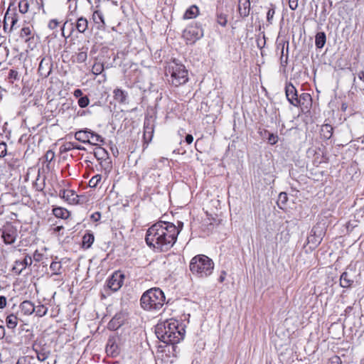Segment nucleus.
Listing matches in <instances>:
<instances>
[{
  "mask_svg": "<svg viewBox=\"0 0 364 364\" xmlns=\"http://www.w3.org/2000/svg\"><path fill=\"white\" fill-rule=\"evenodd\" d=\"M285 94L287 100L291 105L294 107H298L300 105V100H299L297 90L291 83H288L286 85Z\"/></svg>",
  "mask_w": 364,
  "mask_h": 364,
  "instance_id": "obj_10",
  "label": "nucleus"
},
{
  "mask_svg": "<svg viewBox=\"0 0 364 364\" xmlns=\"http://www.w3.org/2000/svg\"><path fill=\"white\" fill-rule=\"evenodd\" d=\"M203 36V30L197 24L188 26L183 32V38L187 43L193 44Z\"/></svg>",
  "mask_w": 364,
  "mask_h": 364,
  "instance_id": "obj_7",
  "label": "nucleus"
},
{
  "mask_svg": "<svg viewBox=\"0 0 364 364\" xmlns=\"http://www.w3.org/2000/svg\"><path fill=\"white\" fill-rule=\"evenodd\" d=\"M6 324L9 328L14 329L18 324V318L13 314L7 316L6 318Z\"/></svg>",
  "mask_w": 364,
  "mask_h": 364,
  "instance_id": "obj_32",
  "label": "nucleus"
},
{
  "mask_svg": "<svg viewBox=\"0 0 364 364\" xmlns=\"http://www.w3.org/2000/svg\"><path fill=\"white\" fill-rule=\"evenodd\" d=\"M1 238L6 245L14 244L18 238V233L17 228L11 223L5 224L1 229Z\"/></svg>",
  "mask_w": 364,
  "mask_h": 364,
  "instance_id": "obj_6",
  "label": "nucleus"
},
{
  "mask_svg": "<svg viewBox=\"0 0 364 364\" xmlns=\"http://www.w3.org/2000/svg\"><path fill=\"white\" fill-rule=\"evenodd\" d=\"M327 364H342V360L339 356L333 355L328 360Z\"/></svg>",
  "mask_w": 364,
  "mask_h": 364,
  "instance_id": "obj_48",
  "label": "nucleus"
},
{
  "mask_svg": "<svg viewBox=\"0 0 364 364\" xmlns=\"http://www.w3.org/2000/svg\"><path fill=\"white\" fill-rule=\"evenodd\" d=\"M355 279V270L353 268H348L340 277V286L343 288H351Z\"/></svg>",
  "mask_w": 364,
  "mask_h": 364,
  "instance_id": "obj_9",
  "label": "nucleus"
},
{
  "mask_svg": "<svg viewBox=\"0 0 364 364\" xmlns=\"http://www.w3.org/2000/svg\"><path fill=\"white\" fill-rule=\"evenodd\" d=\"M6 305V299L4 296H0V309H3Z\"/></svg>",
  "mask_w": 364,
  "mask_h": 364,
  "instance_id": "obj_55",
  "label": "nucleus"
},
{
  "mask_svg": "<svg viewBox=\"0 0 364 364\" xmlns=\"http://www.w3.org/2000/svg\"><path fill=\"white\" fill-rule=\"evenodd\" d=\"M288 197L286 193L282 192L279 195V202H281L282 204H285L287 201Z\"/></svg>",
  "mask_w": 364,
  "mask_h": 364,
  "instance_id": "obj_52",
  "label": "nucleus"
},
{
  "mask_svg": "<svg viewBox=\"0 0 364 364\" xmlns=\"http://www.w3.org/2000/svg\"><path fill=\"white\" fill-rule=\"evenodd\" d=\"M73 149H75V146H74V144H73V143H71V142H68V143H67V144L65 145V149L66 151H70V150Z\"/></svg>",
  "mask_w": 364,
  "mask_h": 364,
  "instance_id": "obj_59",
  "label": "nucleus"
},
{
  "mask_svg": "<svg viewBox=\"0 0 364 364\" xmlns=\"http://www.w3.org/2000/svg\"><path fill=\"white\" fill-rule=\"evenodd\" d=\"M185 140L187 144H191L193 141V136L191 134H187Z\"/></svg>",
  "mask_w": 364,
  "mask_h": 364,
  "instance_id": "obj_58",
  "label": "nucleus"
},
{
  "mask_svg": "<svg viewBox=\"0 0 364 364\" xmlns=\"http://www.w3.org/2000/svg\"><path fill=\"white\" fill-rule=\"evenodd\" d=\"M94 240H95V237H94L93 234H92V233L85 234L82 238L83 246L85 247L86 248L90 247V246L92 245V244L94 242Z\"/></svg>",
  "mask_w": 364,
  "mask_h": 364,
  "instance_id": "obj_34",
  "label": "nucleus"
},
{
  "mask_svg": "<svg viewBox=\"0 0 364 364\" xmlns=\"http://www.w3.org/2000/svg\"><path fill=\"white\" fill-rule=\"evenodd\" d=\"M20 37L25 42H28L33 39V36L32 35V29L28 26L22 28L20 33Z\"/></svg>",
  "mask_w": 364,
  "mask_h": 364,
  "instance_id": "obj_30",
  "label": "nucleus"
},
{
  "mask_svg": "<svg viewBox=\"0 0 364 364\" xmlns=\"http://www.w3.org/2000/svg\"><path fill=\"white\" fill-rule=\"evenodd\" d=\"M10 82L13 83L14 80H19V75L18 71L16 70H10L9 73V77H8Z\"/></svg>",
  "mask_w": 364,
  "mask_h": 364,
  "instance_id": "obj_43",
  "label": "nucleus"
},
{
  "mask_svg": "<svg viewBox=\"0 0 364 364\" xmlns=\"http://www.w3.org/2000/svg\"><path fill=\"white\" fill-rule=\"evenodd\" d=\"M92 20L97 25V28L101 29L105 27V22L103 14L100 10H96L92 14Z\"/></svg>",
  "mask_w": 364,
  "mask_h": 364,
  "instance_id": "obj_20",
  "label": "nucleus"
},
{
  "mask_svg": "<svg viewBox=\"0 0 364 364\" xmlns=\"http://www.w3.org/2000/svg\"><path fill=\"white\" fill-rule=\"evenodd\" d=\"M58 21L56 19H52L48 23V28L51 30L56 28L58 26Z\"/></svg>",
  "mask_w": 364,
  "mask_h": 364,
  "instance_id": "obj_53",
  "label": "nucleus"
},
{
  "mask_svg": "<svg viewBox=\"0 0 364 364\" xmlns=\"http://www.w3.org/2000/svg\"><path fill=\"white\" fill-rule=\"evenodd\" d=\"M101 218V215L99 212H96L91 215V219L94 221H98Z\"/></svg>",
  "mask_w": 364,
  "mask_h": 364,
  "instance_id": "obj_56",
  "label": "nucleus"
},
{
  "mask_svg": "<svg viewBox=\"0 0 364 364\" xmlns=\"http://www.w3.org/2000/svg\"><path fill=\"white\" fill-rule=\"evenodd\" d=\"M182 227H183V223L179 222L178 223V226L176 227L179 230V232L181 231Z\"/></svg>",
  "mask_w": 364,
  "mask_h": 364,
  "instance_id": "obj_63",
  "label": "nucleus"
},
{
  "mask_svg": "<svg viewBox=\"0 0 364 364\" xmlns=\"http://www.w3.org/2000/svg\"><path fill=\"white\" fill-rule=\"evenodd\" d=\"M299 100H300V105L304 104L301 101H310L311 100V97L309 93H302L299 96Z\"/></svg>",
  "mask_w": 364,
  "mask_h": 364,
  "instance_id": "obj_50",
  "label": "nucleus"
},
{
  "mask_svg": "<svg viewBox=\"0 0 364 364\" xmlns=\"http://www.w3.org/2000/svg\"><path fill=\"white\" fill-rule=\"evenodd\" d=\"M185 328L175 319L171 318L159 323L155 328L157 338L166 344H176L185 336Z\"/></svg>",
  "mask_w": 364,
  "mask_h": 364,
  "instance_id": "obj_2",
  "label": "nucleus"
},
{
  "mask_svg": "<svg viewBox=\"0 0 364 364\" xmlns=\"http://www.w3.org/2000/svg\"><path fill=\"white\" fill-rule=\"evenodd\" d=\"M53 215L58 218L67 219L70 217V212L62 207H57L53 209Z\"/></svg>",
  "mask_w": 364,
  "mask_h": 364,
  "instance_id": "obj_27",
  "label": "nucleus"
},
{
  "mask_svg": "<svg viewBox=\"0 0 364 364\" xmlns=\"http://www.w3.org/2000/svg\"><path fill=\"white\" fill-rule=\"evenodd\" d=\"M323 232L318 227H314L311 231L310 235L307 237V243L316 247L321 242Z\"/></svg>",
  "mask_w": 364,
  "mask_h": 364,
  "instance_id": "obj_12",
  "label": "nucleus"
},
{
  "mask_svg": "<svg viewBox=\"0 0 364 364\" xmlns=\"http://www.w3.org/2000/svg\"><path fill=\"white\" fill-rule=\"evenodd\" d=\"M333 127L328 124H325L321 126V136L323 139H329L333 135Z\"/></svg>",
  "mask_w": 364,
  "mask_h": 364,
  "instance_id": "obj_26",
  "label": "nucleus"
},
{
  "mask_svg": "<svg viewBox=\"0 0 364 364\" xmlns=\"http://www.w3.org/2000/svg\"><path fill=\"white\" fill-rule=\"evenodd\" d=\"M217 21L222 26H225L228 22L226 16L223 14H218Z\"/></svg>",
  "mask_w": 364,
  "mask_h": 364,
  "instance_id": "obj_46",
  "label": "nucleus"
},
{
  "mask_svg": "<svg viewBox=\"0 0 364 364\" xmlns=\"http://www.w3.org/2000/svg\"><path fill=\"white\" fill-rule=\"evenodd\" d=\"M113 97L117 102L124 105L127 102L128 93L120 88H116L113 91Z\"/></svg>",
  "mask_w": 364,
  "mask_h": 364,
  "instance_id": "obj_18",
  "label": "nucleus"
},
{
  "mask_svg": "<svg viewBox=\"0 0 364 364\" xmlns=\"http://www.w3.org/2000/svg\"><path fill=\"white\" fill-rule=\"evenodd\" d=\"M346 109H347V105H346V104H345V103H343V104H342V105H341V109H342L343 111H346Z\"/></svg>",
  "mask_w": 364,
  "mask_h": 364,
  "instance_id": "obj_62",
  "label": "nucleus"
},
{
  "mask_svg": "<svg viewBox=\"0 0 364 364\" xmlns=\"http://www.w3.org/2000/svg\"><path fill=\"white\" fill-rule=\"evenodd\" d=\"M124 321V316L122 313L116 314L108 323V328L112 331L117 330Z\"/></svg>",
  "mask_w": 364,
  "mask_h": 364,
  "instance_id": "obj_14",
  "label": "nucleus"
},
{
  "mask_svg": "<svg viewBox=\"0 0 364 364\" xmlns=\"http://www.w3.org/2000/svg\"><path fill=\"white\" fill-rule=\"evenodd\" d=\"M238 10L240 16L243 18L248 16L250 11V0H239Z\"/></svg>",
  "mask_w": 364,
  "mask_h": 364,
  "instance_id": "obj_19",
  "label": "nucleus"
},
{
  "mask_svg": "<svg viewBox=\"0 0 364 364\" xmlns=\"http://www.w3.org/2000/svg\"><path fill=\"white\" fill-rule=\"evenodd\" d=\"M29 8V4L28 0H21L18 3L19 11L21 14H26Z\"/></svg>",
  "mask_w": 364,
  "mask_h": 364,
  "instance_id": "obj_40",
  "label": "nucleus"
},
{
  "mask_svg": "<svg viewBox=\"0 0 364 364\" xmlns=\"http://www.w3.org/2000/svg\"><path fill=\"white\" fill-rule=\"evenodd\" d=\"M225 276H226V272L225 271H223L221 272V274H220V277H219V282H223L225 280Z\"/></svg>",
  "mask_w": 364,
  "mask_h": 364,
  "instance_id": "obj_61",
  "label": "nucleus"
},
{
  "mask_svg": "<svg viewBox=\"0 0 364 364\" xmlns=\"http://www.w3.org/2000/svg\"><path fill=\"white\" fill-rule=\"evenodd\" d=\"M59 196L70 204H75L78 202V196L72 190H61Z\"/></svg>",
  "mask_w": 364,
  "mask_h": 364,
  "instance_id": "obj_13",
  "label": "nucleus"
},
{
  "mask_svg": "<svg viewBox=\"0 0 364 364\" xmlns=\"http://www.w3.org/2000/svg\"><path fill=\"white\" fill-rule=\"evenodd\" d=\"M289 6L291 10H296L298 7V0H289Z\"/></svg>",
  "mask_w": 364,
  "mask_h": 364,
  "instance_id": "obj_54",
  "label": "nucleus"
},
{
  "mask_svg": "<svg viewBox=\"0 0 364 364\" xmlns=\"http://www.w3.org/2000/svg\"><path fill=\"white\" fill-rule=\"evenodd\" d=\"M6 332L4 326H0V340L5 336Z\"/></svg>",
  "mask_w": 364,
  "mask_h": 364,
  "instance_id": "obj_60",
  "label": "nucleus"
},
{
  "mask_svg": "<svg viewBox=\"0 0 364 364\" xmlns=\"http://www.w3.org/2000/svg\"><path fill=\"white\" fill-rule=\"evenodd\" d=\"M278 139H279V137H278L277 134H274L272 133L269 134L267 140H268L269 144H270L271 145H274V144H277L278 141Z\"/></svg>",
  "mask_w": 364,
  "mask_h": 364,
  "instance_id": "obj_47",
  "label": "nucleus"
},
{
  "mask_svg": "<svg viewBox=\"0 0 364 364\" xmlns=\"http://www.w3.org/2000/svg\"><path fill=\"white\" fill-rule=\"evenodd\" d=\"M25 269V266L23 264H22L21 260H16L12 268L13 271L17 274H20Z\"/></svg>",
  "mask_w": 364,
  "mask_h": 364,
  "instance_id": "obj_39",
  "label": "nucleus"
},
{
  "mask_svg": "<svg viewBox=\"0 0 364 364\" xmlns=\"http://www.w3.org/2000/svg\"><path fill=\"white\" fill-rule=\"evenodd\" d=\"M77 103L81 108H85L88 106L90 100L87 96H83L79 98Z\"/></svg>",
  "mask_w": 364,
  "mask_h": 364,
  "instance_id": "obj_44",
  "label": "nucleus"
},
{
  "mask_svg": "<svg viewBox=\"0 0 364 364\" xmlns=\"http://www.w3.org/2000/svg\"><path fill=\"white\" fill-rule=\"evenodd\" d=\"M61 229H63V226H58L55 228V231H60Z\"/></svg>",
  "mask_w": 364,
  "mask_h": 364,
  "instance_id": "obj_64",
  "label": "nucleus"
},
{
  "mask_svg": "<svg viewBox=\"0 0 364 364\" xmlns=\"http://www.w3.org/2000/svg\"><path fill=\"white\" fill-rule=\"evenodd\" d=\"M102 176L100 174H97L92 177V178L89 181V186L91 188H95L101 181Z\"/></svg>",
  "mask_w": 364,
  "mask_h": 364,
  "instance_id": "obj_41",
  "label": "nucleus"
},
{
  "mask_svg": "<svg viewBox=\"0 0 364 364\" xmlns=\"http://www.w3.org/2000/svg\"><path fill=\"white\" fill-rule=\"evenodd\" d=\"M104 70V65L102 63H96L92 66V73L95 75H100Z\"/></svg>",
  "mask_w": 364,
  "mask_h": 364,
  "instance_id": "obj_42",
  "label": "nucleus"
},
{
  "mask_svg": "<svg viewBox=\"0 0 364 364\" xmlns=\"http://www.w3.org/2000/svg\"><path fill=\"white\" fill-rule=\"evenodd\" d=\"M87 143L96 146L97 147L98 146L104 144L105 139L101 135L94 132L93 131H91V133L89 136V141H87Z\"/></svg>",
  "mask_w": 364,
  "mask_h": 364,
  "instance_id": "obj_21",
  "label": "nucleus"
},
{
  "mask_svg": "<svg viewBox=\"0 0 364 364\" xmlns=\"http://www.w3.org/2000/svg\"><path fill=\"white\" fill-rule=\"evenodd\" d=\"M55 159V153L52 150H48L46 151V154L43 156V163L46 164V168L50 171L51 169V162Z\"/></svg>",
  "mask_w": 364,
  "mask_h": 364,
  "instance_id": "obj_31",
  "label": "nucleus"
},
{
  "mask_svg": "<svg viewBox=\"0 0 364 364\" xmlns=\"http://www.w3.org/2000/svg\"><path fill=\"white\" fill-rule=\"evenodd\" d=\"M21 312L26 316L31 315L35 311V304L28 300H25L20 304Z\"/></svg>",
  "mask_w": 364,
  "mask_h": 364,
  "instance_id": "obj_17",
  "label": "nucleus"
},
{
  "mask_svg": "<svg viewBox=\"0 0 364 364\" xmlns=\"http://www.w3.org/2000/svg\"><path fill=\"white\" fill-rule=\"evenodd\" d=\"M166 75H170L168 81L175 87L184 85L188 80V70L186 67L175 60L168 65Z\"/></svg>",
  "mask_w": 364,
  "mask_h": 364,
  "instance_id": "obj_5",
  "label": "nucleus"
},
{
  "mask_svg": "<svg viewBox=\"0 0 364 364\" xmlns=\"http://www.w3.org/2000/svg\"><path fill=\"white\" fill-rule=\"evenodd\" d=\"M35 311L36 315L42 317L45 316L48 312V308L46 307L43 304H41L40 302H38V305H35Z\"/></svg>",
  "mask_w": 364,
  "mask_h": 364,
  "instance_id": "obj_36",
  "label": "nucleus"
},
{
  "mask_svg": "<svg viewBox=\"0 0 364 364\" xmlns=\"http://www.w3.org/2000/svg\"><path fill=\"white\" fill-rule=\"evenodd\" d=\"M21 262L24 264L25 268H26V267L31 265L32 258L28 255H26L25 257L21 260Z\"/></svg>",
  "mask_w": 364,
  "mask_h": 364,
  "instance_id": "obj_51",
  "label": "nucleus"
},
{
  "mask_svg": "<svg viewBox=\"0 0 364 364\" xmlns=\"http://www.w3.org/2000/svg\"><path fill=\"white\" fill-rule=\"evenodd\" d=\"M124 278L123 274L115 272L107 281L106 287L113 292L118 291L122 286Z\"/></svg>",
  "mask_w": 364,
  "mask_h": 364,
  "instance_id": "obj_8",
  "label": "nucleus"
},
{
  "mask_svg": "<svg viewBox=\"0 0 364 364\" xmlns=\"http://www.w3.org/2000/svg\"><path fill=\"white\" fill-rule=\"evenodd\" d=\"M91 131L89 129L77 131L75 134V138L82 143H87Z\"/></svg>",
  "mask_w": 364,
  "mask_h": 364,
  "instance_id": "obj_22",
  "label": "nucleus"
},
{
  "mask_svg": "<svg viewBox=\"0 0 364 364\" xmlns=\"http://www.w3.org/2000/svg\"><path fill=\"white\" fill-rule=\"evenodd\" d=\"M189 268L196 277L205 278L213 273L214 262L205 255H198L191 259Z\"/></svg>",
  "mask_w": 364,
  "mask_h": 364,
  "instance_id": "obj_4",
  "label": "nucleus"
},
{
  "mask_svg": "<svg viewBox=\"0 0 364 364\" xmlns=\"http://www.w3.org/2000/svg\"><path fill=\"white\" fill-rule=\"evenodd\" d=\"M76 29L80 33H85L88 28V21L84 17H80L76 21Z\"/></svg>",
  "mask_w": 364,
  "mask_h": 364,
  "instance_id": "obj_25",
  "label": "nucleus"
},
{
  "mask_svg": "<svg viewBox=\"0 0 364 364\" xmlns=\"http://www.w3.org/2000/svg\"><path fill=\"white\" fill-rule=\"evenodd\" d=\"M84 48H82L81 50H80V52L76 54L75 61L78 63H82L86 61L87 58V48L85 50Z\"/></svg>",
  "mask_w": 364,
  "mask_h": 364,
  "instance_id": "obj_33",
  "label": "nucleus"
},
{
  "mask_svg": "<svg viewBox=\"0 0 364 364\" xmlns=\"http://www.w3.org/2000/svg\"><path fill=\"white\" fill-rule=\"evenodd\" d=\"M33 349L37 354V359L40 361L46 360L49 356L48 352L39 350L38 348H36L35 344L33 346Z\"/></svg>",
  "mask_w": 364,
  "mask_h": 364,
  "instance_id": "obj_37",
  "label": "nucleus"
},
{
  "mask_svg": "<svg viewBox=\"0 0 364 364\" xmlns=\"http://www.w3.org/2000/svg\"><path fill=\"white\" fill-rule=\"evenodd\" d=\"M50 269L53 272L52 274L59 275L61 274L62 264L60 262L53 261L50 265Z\"/></svg>",
  "mask_w": 364,
  "mask_h": 364,
  "instance_id": "obj_35",
  "label": "nucleus"
},
{
  "mask_svg": "<svg viewBox=\"0 0 364 364\" xmlns=\"http://www.w3.org/2000/svg\"><path fill=\"white\" fill-rule=\"evenodd\" d=\"M326 42V36L324 32H318L315 37V45L317 48H322Z\"/></svg>",
  "mask_w": 364,
  "mask_h": 364,
  "instance_id": "obj_29",
  "label": "nucleus"
},
{
  "mask_svg": "<svg viewBox=\"0 0 364 364\" xmlns=\"http://www.w3.org/2000/svg\"><path fill=\"white\" fill-rule=\"evenodd\" d=\"M16 364H36L35 358L29 355L22 356L18 359Z\"/></svg>",
  "mask_w": 364,
  "mask_h": 364,
  "instance_id": "obj_38",
  "label": "nucleus"
},
{
  "mask_svg": "<svg viewBox=\"0 0 364 364\" xmlns=\"http://www.w3.org/2000/svg\"><path fill=\"white\" fill-rule=\"evenodd\" d=\"M154 132V119L152 117H146L144 123V139L147 141L152 139Z\"/></svg>",
  "mask_w": 364,
  "mask_h": 364,
  "instance_id": "obj_11",
  "label": "nucleus"
},
{
  "mask_svg": "<svg viewBox=\"0 0 364 364\" xmlns=\"http://www.w3.org/2000/svg\"><path fill=\"white\" fill-rule=\"evenodd\" d=\"M73 95L77 98H80L82 97V91L80 89H76L73 92Z\"/></svg>",
  "mask_w": 364,
  "mask_h": 364,
  "instance_id": "obj_57",
  "label": "nucleus"
},
{
  "mask_svg": "<svg viewBox=\"0 0 364 364\" xmlns=\"http://www.w3.org/2000/svg\"><path fill=\"white\" fill-rule=\"evenodd\" d=\"M198 14V7L196 5H192L185 11L183 18V19H192L196 18Z\"/></svg>",
  "mask_w": 364,
  "mask_h": 364,
  "instance_id": "obj_23",
  "label": "nucleus"
},
{
  "mask_svg": "<svg viewBox=\"0 0 364 364\" xmlns=\"http://www.w3.org/2000/svg\"><path fill=\"white\" fill-rule=\"evenodd\" d=\"M272 7L268 10L267 13V21L269 24L272 23V19L274 17V15L275 14V9L273 5H271Z\"/></svg>",
  "mask_w": 364,
  "mask_h": 364,
  "instance_id": "obj_45",
  "label": "nucleus"
},
{
  "mask_svg": "<svg viewBox=\"0 0 364 364\" xmlns=\"http://www.w3.org/2000/svg\"><path fill=\"white\" fill-rule=\"evenodd\" d=\"M94 155L98 161L106 160L108 158V152L101 145L95 148Z\"/></svg>",
  "mask_w": 364,
  "mask_h": 364,
  "instance_id": "obj_28",
  "label": "nucleus"
},
{
  "mask_svg": "<svg viewBox=\"0 0 364 364\" xmlns=\"http://www.w3.org/2000/svg\"><path fill=\"white\" fill-rule=\"evenodd\" d=\"M165 299L164 293L161 289L151 288L142 294L141 306L146 311H158L164 305Z\"/></svg>",
  "mask_w": 364,
  "mask_h": 364,
  "instance_id": "obj_3",
  "label": "nucleus"
},
{
  "mask_svg": "<svg viewBox=\"0 0 364 364\" xmlns=\"http://www.w3.org/2000/svg\"><path fill=\"white\" fill-rule=\"evenodd\" d=\"M7 154V145L5 142L0 143V158L4 157Z\"/></svg>",
  "mask_w": 364,
  "mask_h": 364,
  "instance_id": "obj_49",
  "label": "nucleus"
},
{
  "mask_svg": "<svg viewBox=\"0 0 364 364\" xmlns=\"http://www.w3.org/2000/svg\"><path fill=\"white\" fill-rule=\"evenodd\" d=\"M178 234L179 230L174 224L159 221L147 230L145 240L150 247L165 252L173 247Z\"/></svg>",
  "mask_w": 364,
  "mask_h": 364,
  "instance_id": "obj_1",
  "label": "nucleus"
},
{
  "mask_svg": "<svg viewBox=\"0 0 364 364\" xmlns=\"http://www.w3.org/2000/svg\"><path fill=\"white\" fill-rule=\"evenodd\" d=\"M18 22V18L15 14H9L6 11L4 19V28L6 30L8 26H10V30L14 29L15 25Z\"/></svg>",
  "mask_w": 364,
  "mask_h": 364,
  "instance_id": "obj_16",
  "label": "nucleus"
},
{
  "mask_svg": "<svg viewBox=\"0 0 364 364\" xmlns=\"http://www.w3.org/2000/svg\"><path fill=\"white\" fill-rule=\"evenodd\" d=\"M106 353L107 355H111L112 357L117 356L119 351L118 345L116 343V338L112 337L108 339L107 346H106Z\"/></svg>",
  "mask_w": 364,
  "mask_h": 364,
  "instance_id": "obj_15",
  "label": "nucleus"
},
{
  "mask_svg": "<svg viewBox=\"0 0 364 364\" xmlns=\"http://www.w3.org/2000/svg\"><path fill=\"white\" fill-rule=\"evenodd\" d=\"M353 86L355 89L364 90V70L358 73V76L353 79Z\"/></svg>",
  "mask_w": 364,
  "mask_h": 364,
  "instance_id": "obj_24",
  "label": "nucleus"
}]
</instances>
